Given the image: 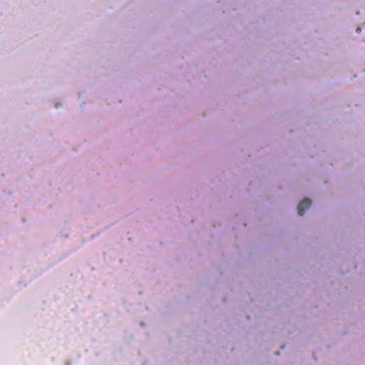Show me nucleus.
Segmentation results:
<instances>
[{"mask_svg":"<svg viewBox=\"0 0 365 365\" xmlns=\"http://www.w3.org/2000/svg\"><path fill=\"white\" fill-rule=\"evenodd\" d=\"M312 200L309 198H304L297 206V211L299 215H303L306 209L310 207Z\"/></svg>","mask_w":365,"mask_h":365,"instance_id":"obj_1","label":"nucleus"},{"mask_svg":"<svg viewBox=\"0 0 365 365\" xmlns=\"http://www.w3.org/2000/svg\"><path fill=\"white\" fill-rule=\"evenodd\" d=\"M360 31H361V29H360V28H358V29H356V31H357V32H359Z\"/></svg>","mask_w":365,"mask_h":365,"instance_id":"obj_2","label":"nucleus"}]
</instances>
